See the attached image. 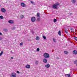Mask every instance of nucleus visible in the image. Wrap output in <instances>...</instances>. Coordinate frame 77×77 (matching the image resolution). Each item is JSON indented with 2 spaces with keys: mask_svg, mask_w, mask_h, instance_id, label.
<instances>
[{
  "mask_svg": "<svg viewBox=\"0 0 77 77\" xmlns=\"http://www.w3.org/2000/svg\"><path fill=\"white\" fill-rule=\"evenodd\" d=\"M77 63V60H76L74 62V63H75H75Z\"/></svg>",
  "mask_w": 77,
  "mask_h": 77,
  "instance_id": "c756f323",
  "label": "nucleus"
},
{
  "mask_svg": "<svg viewBox=\"0 0 77 77\" xmlns=\"http://www.w3.org/2000/svg\"><path fill=\"white\" fill-rule=\"evenodd\" d=\"M17 74H20V72H19V71H17Z\"/></svg>",
  "mask_w": 77,
  "mask_h": 77,
  "instance_id": "72a5a7b5",
  "label": "nucleus"
},
{
  "mask_svg": "<svg viewBox=\"0 0 77 77\" xmlns=\"http://www.w3.org/2000/svg\"><path fill=\"white\" fill-rule=\"evenodd\" d=\"M60 5V4L59 3V2H57L56 3L52 5V8H53V9H57V6H59Z\"/></svg>",
  "mask_w": 77,
  "mask_h": 77,
  "instance_id": "f257e3e1",
  "label": "nucleus"
},
{
  "mask_svg": "<svg viewBox=\"0 0 77 77\" xmlns=\"http://www.w3.org/2000/svg\"><path fill=\"white\" fill-rule=\"evenodd\" d=\"M1 10L2 12L4 13L6 12V9H5L4 8H1Z\"/></svg>",
  "mask_w": 77,
  "mask_h": 77,
  "instance_id": "39448f33",
  "label": "nucleus"
},
{
  "mask_svg": "<svg viewBox=\"0 0 77 77\" xmlns=\"http://www.w3.org/2000/svg\"><path fill=\"white\" fill-rule=\"evenodd\" d=\"M8 23L10 24H13L14 23V21L11 20L8 21Z\"/></svg>",
  "mask_w": 77,
  "mask_h": 77,
  "instance_id": "0eeeda50",
  "label": "nucleus"
},
{
  "mask_svg": "<svg viewBox=\"0 0 77 77\" xmlns=\"http://www.w3.org/2000/svg\"><path fill=\"white\" fill-rule=\"evenodd\" d=\"M3 34L0 32V35H2Z\"/></svg>",
  "mask_w": 77,
  "mask_h": 77,
  "instance_id": "f704fd0d",
  "label": "nucleus"
},
{
  "mask_svg": "<svg viewBox=\"0 0 77 77\" xmlns=\"http://www.w3.org/2000/svg\"><path fill=\"white\" fill-rule=\"evenodd\" d=\"M31 3H32V4H33V3H34V2H33V1H30Z\"/></svg>",
  "mask_w": 77,
  "mask_h": 77,
  "instance_id": "2f4dec72",
  "label": "nucleus"
},
{
  "mask_svg": "<svg viewBox=\"0 0 77 77\" xmlns=\"http://www.w3.org/2000/svg\"><path fill=\"white\" fill-rule=\"evenodd\" d=\"M11 77H17V74L15 72L12 73L11 75H10Z\"/></svg>",
  "mask_w": 77,
  "mask_h": 77,
  "instance_id": "7ed1b4c3",
  "label": "nucleus"
},
{
  "mask_svg": "<svg viewBox=\"0 0 77 77\" xmlns=\"http://www.w3.org/2000/svg\"><path fill=\"white\" fill-rule=\"evenodd\" d=\"M43 38L44 39H46V37L45 35L43 36Z\"/></svg>",
  "mask_w": 77,
  "mask_h": 77,
  "instance_id": "6ab92c4d",
  "label": "nucleus"
},
{
  "mask_svg": "<svg viewBox=\"0 0 77 77\" xmlns=\"http://www.w3.org/2000/svg\"><path fill=\"white\" fill-rule=\"evenodd\" d=\"M40 49H39V48H37V51H39V50H40Z\"/></svg>",
  "mask_w": 77,
  "mask_h": 77,
  "instance_id": "b1692460",
  "label": "nucleus"
},
{
  "mask_svg": "<svg viewBox=\"0 0 77 77\" xmlns=\"http://www.w3.org/2000/svg\"><path fill=\"white\" fill-rule=\"evenodd\" d=\"M0 18H1L2 20L3 18V17L0 16Z\"/></svg>",
  "mask_w": 77,
  "mask_h": 77,
  "instance_id": "5701e85b",
  "label": "nucleus"
},
{
  "mask_svg": "<svg viewBox=\"0 0 77 77\" xmlns=\"http://www.w3.org/2000/svg\"><path fill=\"white\" fill-rule=\"evenodd\" d=\"M24 17V16L23 15H21L20 16V19H23V18Z\"/></svg>",
  "mask_w": 77,
  "mask_h": 77,
  "instance_id": "4468645a",
  "label": "nucleus"
},
{
  "mask_svg": "<svg viewBox=\"0 0 77 77\" xmlns=\"http://www.w3.org/2000/svg\"><path fill=\"white\" fill-rule=\"evenodd\" d=\"M36 20L35 17H32L31 18V21L32 22H35Z\"/></svg>",
  "mask_w": 77,
  "mask_h": 77,
  "instance_id": "20e7f679",
  "label": "nucleus"
},
{
  "mask_svg": "<svg viewBox=\"0 0 77 77\" xmlns=\"http://www.w3.org/2000/svg\"><path fill=\"white\" fill-rule=\"evenodd\" d=\"M2 39H3V38H2V37H0V40H2Z\"/></svg>",
  "mask_w": 77,
  "mask_h": 77,
  "instance_id": "473e14b6",
  "label": "nucleus"
},
{
  "mask_svg": "<svg viewBox=\"0 0 77 77\" xmlns=\"http://www.w3.org/2000/svg\"><path fill=\"white\" fill-rule=\"evenodd\" d=\"M76 2V0H72V2L73 4L75 3Z\"/></svg>",
  "mask_w": 77,
  "mask_h": 77,
  "instance_id": "f8f14e48",
  "label": "nucleus"
},
{
  "mask_svg": "<svg viewBox=\"0 0 77 77\" xmlns=\"http://www.w3.org/2000/svg\"><path fill=\"white\" fill-rule=\"evenodd\" d=\"M39 15H40V14H39V13H38L37 14V17H38L39 18L40 17V16Z\"/></svg>",
  "mask_w": 77,
  "mask_h": 77,
  "instance_id": "f3484780",
  "label": "nucleus"
},
{
  "mask_svg": "<svg viewBox=\"0 0 77 77\" xmlns=\"http://www.w3.org/2000/svg\"><path fill=\"white\" fill-rule=\"evenodd\" d=\"M72 29H71V30H72Z\"/></svg>",
  "mask_w": 77,
  "mask_h": 77,
  "instance_id": "ea45409f",
  "label": "nucleus"
},
{
  "mask_svg": "<svg viewBox=\"0 0 77 77\" xmlns=\"http://www.w3.org/2000/svg\"><path fill=\"white\" fill-rule=\"evenodd\" d=\"M3 30L4 32H7L8 31V29H3Z\"/></svg>",
  "mask_w": 77,
  "mask_h": 77,
  "instance_id": "2eb2a0df",
  "label": "nucleus"
},
{
  "mask_svg": "<svg viewBox=\"0 0 77 77\" xmlns=\"http://www.w3.org/2000/svg\"><path fill=\"white\" fill-rule=\"evenodd\" d=\"M43 62L44 63H47V60L46 59H43Z\"/></svg>",
  "mask_w": 77,
  "mask_h": 77,
  "instance_id": "1a4fd4ad",
  "label": "nucleus"
},
{
  "mask_svg": "<svg viewBox=\"0 0 77 77\" xmlns=\"http://www.w3.org/2000/svg\"><path fill=\"white\" fill-rule=\"evenodd\" d=\"M35 39L36 40H37V41H38V40H39V39H40V38H39V36H37L36 38H35Z\"/></svg>",
  "mask_w": 77,
  "mask_h": 77,
  "instance_id": "9b49d317",
  "label": "nucleus"
},
{
  "mask_svg": "<svg viewBox=\"0 0 77 77\" xmlns=\"http://www.w3.org/2000/svg\"><path fill=\"white\" fill-rule=\"evenodd\" d=\"M64 53H65V54H68V52L66 51H65Z\"/></svg>",
  "mask_w": 77,
  "mask_h": 77,
  "instance_id": "393cba45",
  "label": "nucleus"
},
{
  "mask_svg": "<svg viewBox=\"0 0 77 77\" xmlns=\"http://www.w3.org/2000/svg\"><path fill=\"white\" fill-rule=\"evenodd\" d=\"M3 51H2L1 53V54H0V56H2V54H3Z\"/></svg>",
  "mask_w": 77,
  "mask_h": 77,
  "instance_id": "c85d7f7f",
  "label": "nucleus"
},
{
  "mask_svg": "<svg viewBox=\"0 0 77 77\" xmlns=\"http://www.w3.org/2000/svg\"><path fill=\"white\" fill-rule=\"evenodd\" d=\"M23 45V43H20V45Z\"/></svg>",
  "mask_w": 77,
  "mask_h": 77,
  "instance_id": "7c9ffc66",
  "label": "nucleus"
},
{
  "mask_svg": "<svg viewBox=\"0 0 77 77\" xmlns=\"http://www.w3.org/2000/svg\"><path fill=\"white\" fill-rule=\"evenodd\" d=\"M1 6V5L0 4V7Z\"/></svg>",
  "mask_w": 77,
  "mask_h": 77,
  "instance_id": "58836bf2",
  "label": "nucleus"
},
{
  "mask_svg": "<svg viewBox=\"0 0 77 77\" xmlns=\"http://www.w3.org/2000/svg\"><path fill=\"white\" fill-rule=\"evenodd\" d=\"M73 54H77V51L75 50H74L73 51Z\"/></svg>",
  "mask_w": 77,
  "mask_h": 77,
  "instance_id": "6e6552de",
  "label": "nucleus"
},
{
  "mask_svg": "<svg viewBox=\"0 0 77 77\" xmlns=\"http://www.w3.org/2000/svg\"><path fill=\"white\" fill-rule=\"evenodd\" d=\"M50 66V64H48L47 65H45V66L46 68H49Z\"/></svg>",
  "mask_w": 77,
  "mask_h": 77,
  "instance_id": "ddd939ff",
  "label": "nucleus"
},
{
  "mask_svg": "<svg viewBox=\"0 0 77 77\" xmlns=\"http://www.w3.org/2000/svg\"><path fill=\"white\" fill-rule=\"evenodd\" d=\"M53 41H54V42H56V38H53Z\"/></svg>",
  "mask_w": 77,
  "mask_h": 77,
  "instance_id": "dca6fc26",
  "label": "nucleus"
},
{
  "mask_svg": "<svg viewBox=\"0 0 77 77\" xmlns=\"http://www.w3.org/2000/svg\"><path fill=\"white\" fill-rule=\"evenodd\" d=\"M43 56L45 58H48V57H50V55H49L47 53L44 54Z\"/></svg>",
  "mask_w": 77,
  "mask_h": 77,
  "instance_id": "f03ea898",
  "label": "nucleus"
},
{
  "mask_svg": "<svg viewBox=\"0 0 77 77\" xmlns=\"http://www.w3.org/2000/svg\"><path fill=\"white\" fill-rule=\"evenodd\" d=\"M70 15H72V13H70Z\"/></svg>",
  "mask_w": 77,
  "mask_h": 77,
  "instance_id": "4c0bfd02",
  "label": "nucleus"
},
{
  "mask_svg": "<svg viewBox=\"0 0 77 77\" xmlns=\"http://www.w3.org/2000/svg\"><path fill=\"white\" fill-rule=\"evenodd\" d=\"M56 21H57V20L56 19H54V23H56Z\"/></svg>",
  "mask_w": 77,
  "mask_h": 77,
  "instance_id": "aec40b11",
  "label": "nucleus"
},
{
  "mask_svg": "<svg viewBox=\"0 0 77 77\" xmlns=\"http://www.w3.org/2000/svg\"><path fill=\"white\" fill-rule=\"evenodd\" d=\"M35 64L36 65H38V61H36L35 62Z\"/></svg>",
  "mask_w": 77,
  "mask_h": 77,
  "instance_id": "cd10ccee",
  "label": "nucleus"
},
{
  "mask_svg": "<svg viewBox=\"0 0 77 77\" xmlns=\"http://www.w3.org/2000/svg\"><path fill=\"white\" fill-rule=\"evenodd\" d=\"M58 34L59 35H61V32L60 31H59Z\"/></svg>",
  "mask_w": 77,
  "mask_h": 77,
  "instance_id": "a211bd4d",
  "label": "nucleus"
},
{
  "mask_svg": "<svg viewBox=\"0 0 77 77\" xmlns=\"http://www.w3.org/2000/svg\"><path fill=\"white\" fill-rule=\"evenodd\" d=\"M65 32L66 33H68V30H67V29L65 30Z\"/></svg>",
  "mask_w": 77,
  "mask_h": 77,
  "instance_id": "4be33fe9",
  "label": "nucleus"
},
{
  "mask_svg": "<svg viewBox=\"0 0 77 77\" xmlns=\"http://www.w3.org/2000/svg\"><path fill=\"white\" fill-rule=\"evenodd\" d=\"M31 32H32V33H33V30H31Z\"/></svg>",
  "mask_w": 77,
  "mask_h": 77,
  "instance_id": "c9c22d12",
  "label": "nucleus"
},
{
  "mask_svg": "<svg viewBox=\"0 0 77 77\" xmlns=\"http://www.w3.org/2000/svg\"><path fill=\"white\" fill-rule=\"evenodd\" d=\"M11 59H14V57H11Z\"/></svg>",
  "mask_w": 77,
  "mask_h": 77,
  "instance_id": "e433bc0d",
  "label": "nucleus"
},
{
  "mask_svg": "<svg viewBox=\"0 0 77 77\" xmlns=\"http://www.w3.org/2000/svg\"><path fill=\"white\" fill-rule=\"evenodd\" d=\"M25 67L26 68L29 69L30 68V66L29 65H27Z\"/></svg>",
  "mask_w": 77,
  "mask_h": 77,
  "instance_id": "9d476101",
  "label": "nucleus"
},
{
  "mask_svg": "<svg viewBox=\"0 0 77 77\" xmlns=\"http://www.w3.org/2000/svg\"><path fill=\"white\" fill-rule=\"evenodd\" d=\"M21 6L22 7H26V5L24 3L22 2L21 3Z\"/></svg>",
  "mask_w": 77,
  "mask_h": 77,
  "instance_id": "423d86ee",
  "label": "nucleus"
},
{
  "mask_svg": "<svg viewBox=\"0 0 77 77\" xmlns=\"http://www.w3.org/2000/svg\"><path fill=\"white\" fill-rule=\"evenodd\" d=\"M74 38L75 39V41H77V37H74Z\"/></svg>",
  "mask_w": 77,
  "mask_h": 77,
  "instance_id": "a878e982",
  "label": "nucleus"
},
{
  "mask_svg": "<svg viewBox=\"0 0 77 77\" xmlns=\"http://www.w3.org/2000/svg\"><path fill=\"white\" fill-rule=\"evenodd\" d=\"M67 77H71V75H70V74H67Z\"/></svg>",
  "mask_w": 77,
  "mask_h": 77,
  "instance_id": "bb28decb",
  "label": "nucleus"
},
{
  "mask_svg": "<svg viewBox=\"0 0 77 77\" xmlns=\"http://www.w3.org/2000/svg\"><path fill=\"white\" fill-rule=\"evenodd\" d=\"M41 20V18H38L37 19V21H39Z\"/></svg>",
  "mask_w": 77,
  "mask_h": 77,
  "instance_id": "412c9836",
  "label": "nucleus"
}]
</instances>
